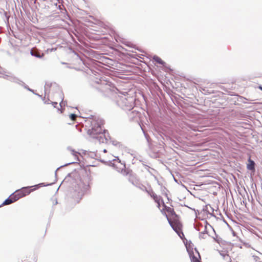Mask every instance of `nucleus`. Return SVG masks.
<instances>
[{
	"instance_id": "nucleus-1",
	"label": "nucleus",
	"mask_w": 262,
	"mask_h": 262,
	"mask_svg": "<svg viewBox=\"0 0 262 262\" xmlns=\"http://www.w3.org/2000/svg\"><path fill=\"white\" fill-rule=\"evenodd\" d=\"M167 220L175 232L178 234L180 237L183 239L184 237V234L182 231V224L180 222L177 215L175 216L169 218L166 215Z\"/></svg>"
},
{
	"instance_id": "nucleus-18",
	"label": "nucleus",
	"mask_w": 262,
	"mask_h": 262,
	"mask_svg": "<svg viewBox=\"0 0 262 262\" xmlns=\"http://www.w3.org/2000/svg\"><path fill=\"white\" fill-rule=\"evenodd\" d=\"M24 261H26V260H24ZM27 261H28V260H26V262H27Z\"/></svg>"
},
{
	"instance_id": "nucleus-10",
	"label": "nucleus",
	"mask_w": 262,
	"mask_h": 262,
	"mask_svg": "<svg viewBox=\"0 0 262 262\" xmlns=\"http://www.w3.org/2000/svg\"><path fill=\"white\" fill-rule=\"evenodd\" d=\"M221 255L227 262H231L230 257L227 253H221Z\"/></svg>"
},
{
	"instance_id": "nucleus-16",
	"label": "nucleus",
	"mask_w": 262,
	"mask_h": 262,
	"mask_svg": "<svg viewBox=\"0 0 262 262\" xmlns=\"http://www.w3.org/2000/svg\"><path fill=\"white\" fill-rule=\"evenodd\" d=\"M259 89L262 91V86H259Z\"/></svg>"
},
{
	"instance_id": "nucleus-12",
	"label": "nucleus",
	"mask_w": 262,
	"mask_h": 262,
	"mask_svg": "<svg viewBox=\"0 0 262 262\" xmlns=\"http://www.w3.org/2000/svg\"><path fill=\"white\" fill-rule=\"evenodd\" d=\"M154 61H155L157 63H158L160 64L164 65L165 63L164 62L162 59L158 56H155L153 58Z\"/></svg>"
},
{
	"instance_id": "nucleus-14",
	"label": "nucleus",
	"mask_w": 262,
	"mask_h": 262,
	"mask_svg": "<svg viewBox=\"0 0 262 262\" xmlns=\"http://www.w3.org/2000/svg\"><path fill=\"white\" fill-rule=\"evenodd\" d=\"M72 154L73 156H74L76 158H77L78 157V155L79 154L78 152H75L74 151H72Z\"/></svg>"
},
{
	"instance_id": "nucleus-6",
	"label": "nucleus",
	"mask_w": 262,
	"mask_h": 262,
	"mask_svg": "<svg viewBox=\"0 0 262 262\" xmlns=\"http://www.w3.org/2000/svg\"><path fill=\"white\" fill-rule=\"evenodd\" d=\"M190 257L191 262H199L200 261L201 257L198 251H195V253L192 252L190 253Z\"/></svg>"
},
{
	"instance_id": "nucleus-2",
	"label": "nucleus",
	"mask_w": 262,
	"mask_h": 262,
	"mask_svg": "<svg viewBox=\"0 0 262 262\" xmlns=\"http://www.w3.org/2000/svg\"><path fill=\"white\" fill-rule=\"evenodd\" d=\"M92 128L89 129L88 133L93 138H102L104 135V130H103L101 125L97 121L92 120L91 121Z\"/></svg>"
},
{
	"instance_id": "nucleus-9",
	"label": "nucleus",
	"mask_w": 262,
	"mask_h": 262,
	"mask_svg": "<svg viewBox=\"0 0 262 262\" xmlns=\"http://www.w3.org/2000/svg\"><path fill=\"white\" fill-rule=\"evenodd\" d=\"M10 73L0 67V77L7 78L9 76Z\"/></svg>"
},
{
	"instance_id": "nucleus-7",
	"label": "nucleus",
	"mask_w": 262,
	"mask_h": 262,
	"mask_svg": "<svg viewBox=\"0 0 262 262\" xmlns=\"http://www.w3.org/2000/svg\"><path fill=\"white\" fill-rule=\"evenodd\" d=\"M16 201L14 196L12 194L7 199H6L3 203V205H7Z\"/></svg>"
},
{
	"instance_id": "nucleus-13",
	"label": "nucleus",
	"mask_w": 262,
	"mask_h": 262,
	"mask_svg": "<svg viewBox=\"0 0 262 262\" xmlns=\"http://www.w3.org/2000/svg\"><path fill=\"white\" fill-rule=\"evenodd\" d=\"M77 117V115L74 114H71L70 115V118L73 121H75Z\"/></svg>"
},
{
	"instance_id": "nucleus-15",
	"label": "nucleus",
	"mask_w": 262,
	"mask_h": 262,
	"mask_svg": "<svg viewBox=\"0 0 262 262\" xmlns=\"http://www.w3.org/2000/svg\"><path fill=\"white\" fill-rule=\"evenodd\" d=\"M57 104V102H53V105L54 107H56V105Z\"/></svg>"
},
{
	"instance_id": "nucleus-5",
	"label": "nucleus",
	"mask_w": 262,
	"mask_h": 262,
	"mask_svg": "<svg viewBox=\"0 0 262 262\" xmlns=\"http://www.w3.org/2000/svg\"><path fill=\"white\" fill-rule=\"evenodd\" d=\"M148 194L154 200V201L157 203V207L159 208H161V203L162 202V200L160 196L157 195L152 190L147 191Z\"/></svg>"
},
{
	"instance_id": "nucleus-3",
	"label": "nucleus",
	"mask_w": 262,
	"mask_h": 262,
	"mask_svg": "<svg viewBox=\"0 0 262 262\" xmlns=\"http://www.w3.org/2000/svg\"><path fill=\"white\" fill-rule=\"evenodd\" d=\"M38 188V187L37 185L31 187H24L20 189L16 190L13 194L16 201H17L19 199L29 194L31 192L34 191Z\"/></svg>"
},
{
	"instance_id": "nucleus-8",
	"label": "nucleus",
	"mask_w": 262,
	"mask_h": 262,
	"mask_svg": "<svg viewBox=\"0 0 262 262\" xmlns=\"http://www.w3.org/2000/svg\"><path fill=\"white\" fill-rule=\"evenodd\" d=\"M247 169L250 170L254 171L255 170V163L250 158L248 160V163L247 164Z\"/></svg>"
},
{
	"instance_id": "nucleus-17",
	"label": "nucleus",
	"mask_w": 262,
	"mask_h": 262,
	"mask_svg": "<svg viewBox=\"0 0 262 262\" xmlns=\"http://www.w3.org/2000/svg\"><path fill=\"white\" fill-rule=\"evenodd\" d=\"M34 262H36V260L35 259H34Z\"/></svg>"
},
{
	"instance_id": "nucleus-4",
	"label": "nucleus",
	"mask_w": 262,
	"mask_h": 262,
	"mask_svg": "<svg viewBox=\"0 0 262 262\" xmlns=\"http://www.w3.org/2000/svg\"><path fill=\"white\" fill-rule=\"evenodd\" d=\"M159 209L161 210V211L166 215H167L166 212L168 213L169 215L172 216V217L177 215L172 208L166 206L164 204H162V208Z\"/></svg>"
},
{
	"instance_id": "nucleus-11",
	"label": "nucleus",
	"mask_w": 262,
	"mask_h": 262,
	"mask_svg": "<svg viewBox=\"0 0 262 262\" xmlns=\"http://www.w3.org/2000/svg\"><path fill=\"white\" fill-rule=\"evenodd\" d=\"M31 54L32 56H34L36 57L40 58L43 56V54H42V55H40V53L38 52V51L37 50H32L31 51Z\"/></svg>"
}]
</instances>
